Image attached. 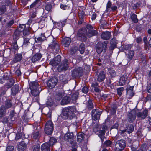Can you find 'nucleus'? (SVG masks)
<instances>
[{
	"instance_id": "c85d7f7f",
	"label": "nucleus",
	"mask_w": 151,
	"mask_h": 151,
	"mask_svg": "<svg viewBox=\"0 0 151 151\" xmlns=\"http://www.w3.org/2000/svg\"><path fill=\"white\" fill-rule=\"evenodd\" d=\"M84 139V134L83 132H80L78 134L77 136V141L78 142H82Z\"/></svg>"
},
{
	"instance_id": "6e6552de",
	"label": "nucleus",
	"mask_w": 151,
	"mask_h": 151,
	"mask_svg": "<svg viewBox=\"0 0 151 151\" xmlns=\"http://www.w3.org/2000/svg\"><path fill=\"white\" fill-rule=\"evenodd\" d=\"M69 62L66 59L62 61L60 64L58 66L57 69L58 71H65L68 68Z\"/></svg>"
},
{
	"instance_id": "a211bd4d",
	"label": "nucleus",
	"mask_w": 151,
	"mask_h": 151,
	"mask_svg": "<svg viewBox=\"0 0 151 151\" xmlns=\"http://www.w3.org/2000/svg\"><path fill=\"white\" fill-rule=\"evenodd\" d=\"M42 56V55L40 53H37L35 54L32 58L31 60L32 62L34 63L39 60Z\"/></svg>"
},
{
	"instance_id": "ea45409f",
	"label": "nucleus",
	"mask_w": 151,
	"mask_h": 151,
	"mask_svg": "<svg viewBox=\"0 0 151 151\" xmlns=\"http://www.w3.org/2000/svg\"><path fill=\"white\" fill-rule=\"evenodd\" d=\"M56 139L55 138H54L53 137H51L50 138V140L49 141V145L50 146H51V145H53L55 143H56Z\"/></svg>"
},
{
	"instance_id": "680f3d73",
	"label": "nucleus",
	"mask_w": 151,
	"mask_h": 151,
	"mask_svg": "<svg viewBox=\"0 0 151 151\" xmlns=\"http://www.w3.org/2000/svg\"><path fill=\"white\" fill-rule=\"evenodd\" d=\"M79 95V93L78 92H76L74 93L72 96V98L73 99H76Z\"/></svg>"
},
{
	"instance_id": "864d4df0",
	"label": "nucleus",
	"mask_w": 151,
	"mask_h": 151,
	"mask_svg": "<svg viewBox=\"0 0 151 151\" xmlns=\"http://www.w3.org/2000/svg\"><path fill=\"white\" fill-rule=\"evenodd\" d=\"M133 46L132 44H127L125 46L124 48L126 50H129Z\"/></svg>"
},
{
	"instance_id": "f3484780",
	"label": "nucleus",
	"mask_w": 151,
	"mask_h": 151,
	"mask_svg": "<svg viewBox=\"0 0 151 151\" xmlns=\"http://www.w3.org/2000/svg\"><path fill=\"white\" fill-rule=\"evenodd\" d=\"M127 79V77L126 75H123L120 77L119 81V84L120 86L124 85Z\"/></svg>"
},
{
	"instance_id": "ddd939ff",
	"label": "nucleus",
	"mask_w": 151,
	"mask_h": 151,
	"mask_svg": "<svg viewBox=\"0 0 151 151\" xmlns=\"http://www.w3.org/2000/svg\"><path fill=\"white\" fill-rule=\"evenodd\" d=\"M29 87L30 90L41 89L39 87V84L38 82L36 81L30 82L29 83Z\"/></svg>"
},
{
	"instance_id": "1a4fd4ad",
	"label": "nucleus",
	"mask_w": 151,
	"mask_h": 151,
	"mask_svg": "<svg viewBox=\"0 0 151 151\" xmlns=\"http://www.w3.org/2000/svg\"><path fill=\"white\" fill-rule=\"evenodd\" d=\"M71 72V76L73 78H75L79 77L82 74V68L79 67L75 68Z\"/></svg>"
},
{
	"instance_id": "4468645a",
	"label": "nucleus",
	"mask_w": 151,
	"mask_h": 151,
	"mask_svg": "<svg viewBox=\"0 0 151 151\" xmlns=\"http://www.w3.org/2000/svg\"><path fill=\"white\" fill-rule=\"evenodd\" d=\"M71 42V40L69 37H66L64 38L62 42L63 45L65 47H68Z\"/></svg>"
},
{
	"instance_id": "393cba45",
	"label": "nucleus",
	"mask_w": 151,
	"mask_h": 151,
	"mask_svg": "<svg viewBox=\"0 0 151 151\" xmlns=\"http://www.w3.org/2000/svg\"><path fill=\"white\" fill-rule=\"evenodd\" d=\"M27 146V144L24 141H22L18 145V148L19 150H23L26 149Z\"/></svg>"
},
{
	"instance_id": "c9c22d12",
	"label": "nucleus",
	"mask_w": 151,
	"mask_h": 151,
	"mask_svg": "<svg viewBox=\"0 0 151 151\" xmlns=\"http://www.w3.org/2000/svg\"><path fill=\"white\" fill-rule=\"evenodd\" d=\"M126 128V132L128 133H132L134 129L133 126L132 124L128 125Z\"/></svg>"
},
{
	"instance_id": "4c0bfd02",
	"label": "nucleus",
	"mask_w": 151,
	"mask_h": 151,
	"mask_svg": "<svg viewBox=\"0 0 151 151\" xmlns=\"http://www.w3.org/2000/svg\"><path fill=\"white\" fill-rule=\"evenodd\" d=\"M64 96V94L62 92L58 93L56 94L55 98L58 101L60 100L62 97Z\"/></svg>"
},
{
	"instance_id": "a18cd8bd",
	"label": "nucleus",
	"mask_w": 151,
	"mask_h": 151,
	"mask_svg": "<svg viewBox=\"0 0 151 151\" xmlns=\"http://www.w3.org/2000/svg\"><path fill=\"white\" fill-rule=\"evenodd\" d=\"M40 145L38 144L35 145L32 147L33 151H39L40 149Z\"/></svg>"
},
{
	"instance_id": "f8f14e48",
	"label": "nucleus",
	"mask_w": 151,
	"mask_h": 151,
	"mask_svg": "<svg viewBox=\"0 0 151 151\" xmlns=\"http://www.w3.org/2000/svg\"><path fill=\"white\" fill-rule=\"evenodd\" d=\"M40 128V127L39 126H35L34 127V131L33 133V138L34 139H36L39 137Z\"/></svg>"
},
{
	"instance_id": "79ce46f5",
	"label": "nucleus",
	"mask_w": 151,
	"mask_h": 151,
	"mask_svg": "<svg viewBox=\"0 0 151 151\" xmlns=\"http://www.w3.org/2000/svg\"><path fill=\"white\" fill-rule=\"evenodd\" d=\"M6 109L4 106H1L0 108V118L1 117L5 112Z\"/></svg>"
},
{
	"instance_id": "b1692460",
	"label": "nucleus",
	"mask_w": 151,
	"mask_h": 151,
	"mask_svg": "<svg viewBox=\"0 0 151 151\" xmlns=\"http://www.w3.org/2000/svg\"><path fill=\"white\" fill-rule=\"evenodd\" d=\"M66 22V20H65L62 22H57L55 24V26L56 28L60 29H62L63 26L65 25Z\"/></svg>"
},
{
	"instance_id": "39448f33",
	"label": "nucleus",
	"mask_w": 151,
	"mask_h": 151,
	"mask_svg": "<svg viewBox=\"0 0 151 151\" xmlns=\"http://www.w3.org/2000/svg\"><path fill=\"white\" fill-rule=\"evenodd\" d=\"M49 43V47L51 49H56V50L59 52L60 50L58 44L56 42L55 39L52 36H50L47 39Z\"/></svg>"
},
{
	"instance_id": "338daca9",
	"label": "nucleus",
	"mask_w": 151,
	"mask_h": 151,
	"mask_svg": "<svg viewBox=\"0 0 151 151\" xmlns=\"http://www.w3.org/2000/svg\"><path fill=\"white\" fill-rule=\"evenodd\" d=\"M145 101L146 102L149 101L151 103V95H148L145 98Z\"/></svg>"
},
{
	"instance_id": "09e8293b",
	"label": "nucleus",
	"mask_w": 151,
	"mask_h": 151,
	"mask_svg": "<svg viewBox=\"0 0 151 151\" xmlns=\"http://www.w3.org/2000/svg\"><path fill=\"white\" fill-rule=\"evenodd\" d=\"M25 25L24 24H21L19 25L18 28V31L21 32L24 31V29L25 28Z\"/></svg>"
},
{
	"instance_id": "8fccbe9b",
	"label": "nucleus",
	"mask_w": 151,
	"mask_h": 151,
	"mask_svg": "<svg viewBox=\"0 0 151 151\" xmlns=\"http://www.w3.org/2000/svg\"><path fill=\"white\" fill-rule=\"evenodd\" d=\"M50 64L53 66H56L58 65L57 61L55 59L51 61L50 63Z\"/></svg>"
},
{
	"instance_id": "603ef678",
	"label": "nucleus",
	"mask_w": 151,
	"mask_h": 151,
	"mask_svg": "<svg viewBox=\"0 0 151 151\" xmlns=\"http://www.w3.org/2000/svg\"><path fill=\"white\" fill-rule=\"evenodd\" d=\"M87 106L89 109H91L93 108V106L92 100H89L88 101Z\"/></svg>"
},
{
	"instance_id": "473e14b6",
	"label": "nucleus",
	"mask_w": 151,
	"mask_h": 151,
	"mask_svg": "<svg viewBox=\"0 0 151 151\" xmlns=\"http://www.w3.org/2000/svg\"><path fill=\"white\" fill-rule=\"evenodd\" d=\"M12 103L9 100H7L5 101L4 105H2V106H4V108L6 109H7L12 107Z\"/></svg>"
},
{
	"instance_id": "bb28decb",
	"label": "nucleus",
	"mask_w": 151,
	"mask_h": 151,
	"mask_svg": "<svg viewBox=\"0 0 151 151\" xmlns=\"http://www.w3.org/2000/svg\"><path fill=\"white\" fill-rule=\"evenodd\" d=\"M126 53L127 55L128 60L130 61L133 58L134 54V52L133 50H129L126 52Z\"/></svg>"
},
{
	"instance_id": "774afa93",
	"label": "nucleus",
	"mask_w": 151,
	"mask_h": 151,
	"mask_svg": "<svg viewBox=\"0 0 151 151\" xmlns=\"http://www.w3.org/2000/svg\"><path fill=\"white\" fill-rule=\"evenodd\" d=\"M147 91L148 93H151V83L148 85L147 88Z\"/></svg>"
},
{
	"instance_id": "72a5a7b5",
	"label": "nucleus",
	"mask_w": 151,
	"mask_h": 151,
	"mask_svg": "<svg viewBox=\"0 0 151 151\" xmlns=\"http://www.w3.org/2000/svg\"><path fill=\"white\" fill-rule=\"evenodd\" d=\"M111 46L109 47V49L110 50H113L116 46V40L115 39H112L111 41Z\"/></svg>"
},
{
	"instance_id": "423d86ee",
	"label": "nucleus",
	"mask_w": 151,
	"mask_h": 151,
	"mask_svg": "<svg viewBox=\"0 0 151 151\" xmlns=\"http://www.w3.org/2000/svg\"><path fill=\"white\" fill-rule=\"evenodd\" d=\"M53 130V124L51 121H48L46 123L45 127V132L48 135L51 134Z\"/></svg>"
},
{
	"instance_id": "5fc2aeb1",
	"label": "nucleus",
	"mask_w": 151,
	"mask_h": 151,
	"mask_svg": "<svg viewBox=\"0 0 151 151\" xmlns=\"http://www.w3.org/2000/svg\"><path fill=\"white\" fill-rule=\"evenodd\" d=\"M55 59L58 65L61 61V56L60 55H58L55 58Z\"/></svg>"
},
{
	"instance_id": "37998d69",
	"label": "nucleus",
	"mask_w": 151,
	"mask_h": 151,
	"mask_svg": "<svg viewBox=\"0 0 151 151\" xmlns=\"http://www.w3.org/2000/svg\"><path fill=\"white\" fill-rule=\"evenodd\" d=\"M6 7L5 6H0V15L3 14L6 11Z\"/></svg>"
},
{
	"instance_id": "58836bf2",
	"label": "nucleus",
	"mask_w": 151,
	"mask_h": 151,
	"mask_svg": "<svg viewBox=\"0 0 151 151\" xmlns=\"http://www.w3.org/2000/svg\"><path fill=\"white\" fill-rule=\"evenodd\" d=\"M79 50L81 54H82L85 51V45L84 44L82 43L80 45Z\"/></svg>"
},
{
	"instance_id": "e2e57ef3",
	"label": "nucleus",
	"mask_w": 151,
	"mask_h": 151,
	"mask_svg": "<svg viewBox=\"0 0 151 151\" xmlns=\"http://www.w3.org/2000/svg\"><path fill=\"white\" fill-rule=\"evenodd\" d=\"M15 73L18 76L21 75V73L20 68H19L16 70L15 72Z\"/></svg>"
},
{
	"instance_id": "f03ea898",
	"label": "nucleus",
	"mask_w": 151,
	"mask_h": 151,
	"mask_svg": "<svg viewBox=\"0 0 151 151\" xmlns=\"http://www.w3.org/2000/svg\"><path fill=\"white\" fill-rule=\"evenodd\" d=\"M93 30L88 31L87 33V30L85 28H83L78 31L77 36L78 39L82 41H85L87 39L86 35L89 37L93 36H95L98 34L96 29Z\"/></svg>"
},
{
	"instance_id": "0eeeda50",
	"label": "nucleus",
	"mask_w": 151,
	"mask_h": 151,
	"mask_svg": "<svg viewBox=\"0 0 151 151\" xmlns=\"http://www.w3.org/2000/svg\"><path fill=\"white\" fill-rule=\"evenodd\" d=\"M126 143L124 140L117 141L115 145V150L116 151H122L125 147Z\"/></svg>"
},
{
	"instance_id": "3c124183",
	"label": "nucleus",
	"mask_w": 151,
	"mask_h": 151,
	"mask_svg": "<svg viewBox=\"0 0 151 151\" xmlns=\"http://www.w3.org/2000/svg\"><path fill=\"white\" fill-rule=\"evenodd\" d=\"M30 34L29 29H25L23 31V34L25 36H27Z\"/></svg>"
},
{
	"instance_id": "7ed1b4c3",
	"label": "nucleus",
	"mask_w": 151,
	"mask_h": 151,
	"mask_svg": "<svg viewBox=\"0 0 151 151\" xmlns=\"http://www.w3.org/2000/svg\"><path fill=\"white\" fill-rule=\"evenodd\" d=\"M76 112L75 106H68L63 109L61 116L64 119H71L75 116Z\"/></svg>"
},
{
	"instance_id": "4be33fe9",
	"label": "nucleus",
	"mask_w": 151,
	"mask_h": 151,
	"mask_svg": "<svg viewBox=\"0 0 151 151\" xmlns=\"http://www.w3.org/2000/svg\"><path fill=\"white\" fill-rule=\"evenodd\" d=\"M107 127L106 125H103L100 129L99 130V137L104 136L106 130L107 129Z\"/></svg>"
},
{
	"instance_id": "c756f323",
	"label": "nucleus",
	"mask_w": 151,
	"mask_h": 151,
	"mask_svg": "<svg viewBox=\"0 0 151 151\" xmlns=\"http://www.w3.org/2000/svg\"><path fill=\"white\" fill-rule=\"evenodd\" d=\"M117 109L116 105L115 104H113L109 108V109L108 110L109 111H110L111 114H114L116 113Z\"/></svg>"
},
{
	"instance_id": "a878e982",
	"label": "nucleus",
	"mask_w": 151,
	"mask_h": 151,
	"mask_svg": "<svg viewBox=\"0 0 151 151\" xmlns=\"http://www.w3.org/2000/svg\"><path fill=\"white\" fill-rule=\"evenodd\" d=\"M19 86L18 85L16 84L12 88V94L13 96H14L17 93L19 90Z\"/></svg>"
},
{
	"instance_id": "cd10ccee",
	"label": "nucleus",
	"mask_w": 151,
	"mask_h": 151,
	"mask_svg": "<svg viewBox=\"0 0 151 151\" xmlns=\"http://www.w3.org/2000/svg\"><path fill=\"white\" fill-rule=\"evenodd\" d=\"M86 16L84 9L81 7L78 9V16L80 19H83Z\"/></svg>"
},
{
	"instance_id": "aec40b11",
	"label": "nucleus",
	"mask_w": 151,
	"mask_h": 151,
	"mask_svg": "<svg viewBox=\"0 0 151 151\" xmlns=\"http://www.w3.org/2000/svg\"><path fill=\"white\" fill-rule=\"evenodd\" d=\"M105 73L104 71H101L98 75L97 80L99 82H102L105 78Z\"/></svg>"
},
{
	"instance_id": "e433bc0d",
	"label": "nucleus",
	"mask_w": 151,
	"mask_h": 151,
	"mask_svg": "<svg viewBox=\"0 0 151 151\" xmlns=\"http://www.w3.org/2000/svg\"><path fill=\"white\" fill-rule=\"evenodd\" d=\"M130 17L132 20L134 22L136 23L138 22V20L137 18V15L134 13L131 14Z\"/></svg>"
},
{
	"instance_id": "9d476101",
	"label": "nucleus",
	"mask_w": 151,
	"mask_h": 151,
	"mask_svg": "<svg viewBox=\"0 0 151 151\" xmlns=\"http://www.w3.org/2000/svg\"><path fill=\"white\" fill-rule=\"evenodd\" d=\"M101 112L96 109H93L92 111V119L93 120H96L100 119Z\"/></svg>"
},
{
	"instance_id": "2eb2a0df",
	"label": "nucleus",
	"mask_w": 151,
	"mask_h": 151,
	"mask_svg": "<svg viewBox=\"0 0 151 151\" xmlns=\"http://www.w3.org/2000/svg\"><path fill=\"white\" fill-rule=\"evenodd\" d=\"M42 4L41 0H36L30 6V8L36 9L38 8Z\"/></svg>"
},
{
	"instance_id": "49530a36",
	"label": "nucleus",
	"mask_w": 151,
	"mask_h": 151,
	"mask_svg": "<svg viewBox=\"0 0 151 151\" xmlns=\"http://www.w3.org/2000/svg\"><path fill=\"white\" fill-rule=\"evenodd\" d=\"M29 38H26L24 39L23 44V46H26L27 45H28L30 43L29 41Z\"/></svg>"
},
{
	"instance_id": "f257e3e1",
	"label": "nucleus",
	"mask_w": 151,
	"mask_h": 151,
	"mask_svg": "<svg viewBox=\"0 0 151 151\" xmlns=\"http://www.w3.org/2000/svg\"><path fill=\"white\" fill-rule=\"evenodd\" d=\"M148 110L145 109L142 113L140 112L137 109H134L129 112L127 115L128 121L130 123L134 122L136 119V116L137 117L141 119H145L147 116Z\"/></svg>"
},
{
	"instance_id": "4d7b16f0",
	"label": "nucleus",
	"mask_w": 151,
	"mask_h": 151,
	"mask_svg": "<svg viewBox=\"0 0 151 151\" xmlns=\"http://www.w3.org/2000/svg\"><path fill=\"white\" fill-rule=\"evenodd\" d=\"M12 48L14 50L18 49V46L16 41H15L13 43V45L12 46Z\"/></svg>"
},
{
	"instance_id": "dca6fc26",
	"label": "nucleus",
	"mask_w": 151,
	"mask_h": 151,
	"mask_svg": "<svg viewBox=\"0 0 151 151\" xmlns=\"http://www.w3.org/2000/svg\"><path fill=\"white\" fill-rule=\"evenodd\" d=\"M111 36V33L108 31L103 32L101 35V38L105 40H109Z\"/></svg>"
},
{
	"instance_id": "f704fd0d",
	"label": "nucleus",
	"mask_w": 151,
	"mask_h": 151,
	"mask_svg": "<svg viewBox=\"0 0 151 151\" xmlns=\"http://www.w3.org/2000/svg\"><path fill=\"white\" fill-rule=\"evenodd\" d=\"M15 83L14 80L13 78H10L9 80V82L7 83V88H10Z\"/></svg>"
},
{
	"instance_id": "6e6d98bb",
	"label": "nucleus",
	"mask_w": 151,
	"mask_h": 151,
	"mask_svg": "<svg viewBox=\"0 0 151 151\" xmlns=\"http://www.w3.org/2000/svg\"><path fill=\"white\" fill-rule=\"evenodd\" d=\"M53 104V102L51 99H50V100L48 99L46 103V105L47 106H51Z\"/></svg>"
},
{
	"instance_id": "13d9d810",
	"label": "nucleus",
	"mask_w": 151,
	"mask_h": 151,
	"mask_svg": "<svg viewBox=\"0 0 151 151\" xmlns=\"http://www.w3.org/2000/svg\"><path fill=\"white\" fill-rule=\"evenodd\" d=\"M109 72L111 76L112 77L116 75V73L114 70L110 69L109 70Z\"/></svg>"
},
{
	"instance_id": "20e7f679",
	"label": "nucleus",
	"mask_w": 151,
	"mask_h": 151,
	"mask_svg": "<svg viewBox=\"0 0 151 151\" xmlns=\"http://www.w3.org/2000/svg\"><path fill=\"white\" fill-rule=\"evenodd\" d=\"M108 42V41H104L103 42H98L96 45V49L97 52L98 54H100L103 51L105 52L107 48Z\"/></svg>"
},
{
	"instance_id": "7c9ffc66",
	"label": "nucleus",
	"mask_w": 151,
	"mask_h": 151,
	"mask_svg": "<svg viewBox=\"0 0 151 151\" xmlns=\"http://www.w3.org/2000/svg\"><path fill=\"white\" fill-rule=\"evenodd\" d=\"M31 94L34 97H37L39 96L40 92L41 91V89L31 90Z\"/></svg>"
},
{
	"instance_id": "de8ad7c7",
	"label": "nucleus",
	"mask_w": 151,
	"mask_h": 151,
	"mask_svg": "<svg viewBox=\"0 0 151 151\" xmlns=\"http://www.w3.org/2000/svg\"><path fill=\"white\" fill-rule=\"evenodd\" d=\"M112 143V142L110 140H108L104 142V145L107 147L110 146Z\"/></svg>"
},
{
	"instance_id": "c03bdc74",
	"label": "nucleus",
	"mask_w": 151,
	"mask_h": 151,
	"mask_svg": "<svg viewBox=\"0 0 151 151\" xmlns=\"http://www.w3.org/2000/svg\"><path fill=\"white\" fill-rule=\"evenodd\" d=\"M124 90V88L123 87L118 88L117 89V94L119 96H120Z\"/></svg>"
},
{
	"instance_id": "0e129e2a",
	"label": "nucleus",
	"mask_w": 151,
	"mask_h": 151,
	"mask_svg": "<svg viewBox=\"0 0 151 151\" xmlns=\"http://www.w3.org/2000/svg\"><path fill=\"white\" fill-rule=\"evenodd\" d=\"M76 51V50L74 48H71L70 49V52L71 54H75Z\"/></svg>"
},
{
	"instance_id": "bf43d9fd",
	"label": "nucleus",
	"mask_w": 151,
	"mask_h": 151,
	"mask_svg": "<svg viewBox=\"0 0 151 151\" xmlns=\"http://www.w3.org/2000/svg\"><path fill=\"white\" fill-rule=\"evenodd\" d=\"M52 6L50 4H48L46 5L45 6V9L47 11H49L51 9Z\"/></svg>"
},
{
	"instance_id": "9b49d317",
	"label": "nucleus",
	"mask_w": 151,
	"mask_h": 151,
	"mask_svg": "<svg viewBox=\"0 0 151 151\" xmlns=\"http://www.w3.org/2000/svg\"><path fill=\"white\" fill-rule=\"evenodd\" d=\"M57 82V80L56 78H52L50 79L47 82V86L50 88L54 87Z\"/></svg>"
},
{
	"instance_id": "2f4dec72",
	"label": "nucleus",
	"mask_w": 151,
	"mask_h": 151,
	"mask_svg": "<svg viewBox=\"0 0 151 151\" xmlns=\"http://www.w3.org/2000/svg\"><path fill=\"white\" fill-rule=\"evenodd\" d=\"M22 58V56L21 54H19L16 55L15 57L13 60V62L14 63H16L20 61Z\"/></svg>"
},
{
	"instance_id": "412c9836",
	"label": "nucleus",
	"mask_w": 151,
	"mask_h": 151,
	"mask_svg": "<svg viewBox=\"0 0 151 151\" xmlns=\"http://www.w3.org/2000/svg\"><path fill=\"white\" fill-rule=\"evenodd\" d=\"M70 101V98L68 96H66L63 98L61 104L62 105H66L69 103Z\"/></svg>"
},
{
	"instance_id": "69168bd1",
	"label": "nucleus",
	"mask_w": 151,
	"mask_h": 151,
	"mask_svg": "<svg viewBox=\"0 0 151 151\" xmlns=\"http://www.w3.org/2000/svg\"><path fill=\"white\" fill-rule=\"evenodd\" d=\"M14 147L12 146H9L6 148V151H12L14 150Z\"/></svg>"
},
{
	"instance_id": "a19ab883",
	"label": "nucleus",
	"mask_w": 151,
	"mask_h": 151,
	"mask_svg": "<svg viewBox=\"0 0 151 151\" xmlns=\"http://www.w3.org/2000/svg\"><path fill=\"white\" fill-rule=\"evenodd\" d=\"M45 39V37L43 35H41L39 37L35 39V41L37 42H41Z\"/></svg>"
},
{
	"instance_id": "6ab92c4d",
	"label": "nucleus",
	"mask_w": 151,
	"mask_h": 151,
	"mask_svg": "<svg viewBox=\"0 0 151 151\" xmlns=\"http://www.w3.org/2000/svg\"><path fill=\"white\" fill-rule=\"evenodd\" d=\"M73 133H68L66 134L64 136L65 140L68 141H71L73 138Z\"/></svg>"
},
{
	"instance_id": "052dcab7",
	"label": "nucleus",
	"mask_w": 151,
	"mask_h": 151,
	"mask_svg": "<svg viewBox=\"0 0 151 151\" xmlns=\"http://www.w3.org/2000/svg\"><path fill=\"white\" fill-rule=\"evenodd\" d=\"M88 89L87 87L84 86L82 89V91L84 93H86L88 92Z\"/></svg>"
},
{
	"instance_id": "5701e85b",
	"label": "nucleus",
	"mask_w": 151,
	"mask_h": 151,
	"mask_svg": "<svg viewBox=\"0 0 151 151\" xmlns=\"http://www.w3.org/2000/svg\"><path fill=\"white\" fill-rule=\"evenodd\" d=\"M50 146L46 142L42 145L41 149L42 151H50Z\"/></svg>"
}]
</instances>
